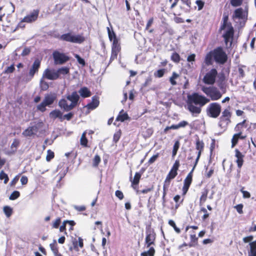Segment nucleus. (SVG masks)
<instances>
[{"mask_svg":"<svg viewBox=\"0 0 256 256\" xmlns=\"http://www.w3.org/2000/svg\"><path fill=\"white\" fill-rule=\"evenodd\" d=\"M210 102V100L197 92H194L188 96V109L192 114L200 113L201 107Z\"/></svg>","mask_w":256,"mask_h":256,"instance_id":"obj_1","label":"nucleus"},{"mask_svg":"<svg viewBox=\"0 0 256 256\" xmlns=\"http://www.w3.org/2000/svg\"><path fill=\"white\" fill-rule=\"evenodd\" d=\"M228 57L222 46H218L208 52L204 56V64L206 66L212 65L214 60L216 63L224 64L228 60Z\"/></svg>","mask_w":256,"mask_h":256,"instance_id":"obj_2","label":"nucleus"},{"mask_svg":"<svg viewBox=\"0 0 256 256\" xmlns=\"http://www.w3.org/2000/svg\"><path fill=\"white\" fill-rule=\"evenodd\" d=\"M248 7H246L244 9L238 8L234 11L232 18L240 27L243 28L248 20Z\"/></svg>","mask_w":256,"mask_h":256,"instance_id":"obj_3","label":"nucleus"},{"mask_svg":"<svg viewBox=\"0 0 256 256\" xmlns=\"http://www.w3.org/2000/svg\"><path fill=\"white\" fill-rule=\"evenodd\" d=\"M60 40L76 44H82L85 40L82 34H73L72 32H68L62 35L58 34L54 36Z\"/></svg>","mask_w":256,"mask_h":256,"instance_id":"obj_4","label":"nucleus"},{"mask_svg":"<svg viewBox=\"0 0 256 256\" xmlns=\"http://www.w3.org/2000/svg\"><path fill=\"white\" fill-rule=\"evenodd\" d=\"M232 112L230 108H225L219 118L218 126L222 128H226L228 125L231 122Z\"/></svg>","mask_w":256,"mask_h":256,"instance_id":"obj_5","label":"nucleus"},{"mask_svg":"<svg viewBox=\"0 0 256 256\" xmlns=\"http://www.w3.org/2000/svg\"><path fill=\"white\" fill-rule=\"evenodd\" d=\"M56 99V94L55 93H50L45 96L43 101L38 106H37V110L44 112L46 111V106L52 104Z\"/></svg>","mask_w":256,"mask_h":256,"instance_id":"obj_6","label":"nucleus"},{"mask_svg":"<svg viewBox=\"0 0 256 256\" xmlns=\"http://www.w3.org/2000/svg\"><path fill=\"white\" fill-rule=\"evenodd\" d=\"M202 90L212 100H217L222 96L220 91L214 86L203 87Z\"/></svg>","mask_w":256,"mask_h":256,"instance_id":"obj_7","label":"nucleus"},{"mask_svg":"<svg viewBox=\"0 0 256 256\" xmlns=\"http://www.w3.org/2000/svg\"><path fill=\"white\" fill-rule=\"evenodd\" d=\"M43 126L44 123L42 122H34V125L28 126L24 130L22 134L25 137H30L34 136Z\"/></svg>","mask_w":256,"mask_h":256,"instance_id":"obj_8","label":"nucleus"},{"mask_svg":"<svg viewBox=\"0 0 256 256\" xmlns=\"http://www.w3.org/2000/svg\"><path fill=\"white\" fill-rule=\"evenodd\" d=\"M221 110V106L218 103L212 102L207 108L206 114L210 118H216L220 116Z\"/></svg>","mask_w":256,"mask_h":256,"instance_id":"obj_9","label":"nucleus"},{"mask_svg":"<svg viewBox=\"0 0 256 256\" xmlns=\"http://www.w3.org/2000/svg\"><path fill=\"white\" fill-rule=\"evenodd\" d=\"M52 57L56 64L62 65L68 62L70 58L66 54L55 50L52 53Z\"/></svg>","mask_w":256,"mask_h":256,"instance_id":"obj_10","label":"nucleus"},{"mask_svg":"<svg viewBox=\"0 0 256 256\" xmlns=\"http://www.w3.org/2000/svg\"><path fill=\"white\" fill-rule=\"evenodd\" d=\"M197 165L194 164L192 170L188 174L186 178L184 180V185L182 188V192L184 195H186L188 192V189L192 182L193 172Z\"/></svg>","mask_w":256,"mask_h":256,"instance_id":"obj_11","label":"nucleus"},{"mask_svg":"<svg viewBox=\"0 0 256 256\" xmlns=\"http://www.w3.org/2000/svg\"><path fill=\"white\" fill-rule=\"evenodd\" d=\"M218 72L216 68H212L207 72L203 78L204 82L207 84H213L216 82Z\"/></svg>","mask_w":256,"mask_h":256,"instance_id":"obj_12","label":"nucleus"},{"mask_svg":"<svg viewBox=\"0 0 256 256\" xmlns=\"http://www.w3.org/2000/svg\"><path fill=\"white\" fill-rule=\"evenodd\" d=\"M226 28L228 29L224 34L223 38L226 44L230 42V46H231L234 39V30L232 24H230L228 26H226Z\"/></svg>","mask_w":256,"mask_h":256,"instance_id":"obj_13","label":"nucleus"},{"mask_svg":"<svg viewBox=\"0 0 256 256\" xmlns=\"http://www.w3.org/2000/svg\"><path fill=\"white\" fill-rule=\"evenodd\" d=\"M121 50V47L119 42L116 40L112 42V52L110 60V62H111L117 58L118 55Z\"/></svg>","mask_w":256,"mask_h":256,"instance_id":"obj_14","label":"nucleus"},{"mask_svg":"<svg viewBox=\"0 0 256 256\" xmlns=\"http://www.w3.org/2000/svg\"><path fill=\"white\" fill-rule=\"evenodd\" d=\"M180 11L176 13L178 16L181 15L183 12H188L191 10L192 3L190 0H180ZM174 15H176V14H174Z\"/></svg>","mask_w":256,"mask_h":256,"instance_id":"obj_15","label":"nucleus"},{"mask_svg":"<svg viewBox=\"0 0 256 256\" xmlns=\"http://www.w3.org/2000/svg\"><path fill=\"white\" fill-rule=\"evenodd\" d=\"M204 142L202 140H200L199 137L197 136L196 141V148L198 150V152L194 164H196V165L198 164L200 156L204 151Z\"/></svg>","mask_w":256,"mask_h":256,"instance_id":"obj_16","label":"nucleus"},{"mask_svg":"<svg viewBox=\"0 0 256 256\" xmlns=\"http://www.w3.org/2000/svg\"><path fill=\"white\" fill-rule=\"evenodd\" d=\"M156 234L154 230H150L146 232L145 238V245L147 248L151 247L152 245L155 244Z\"/></svg>","mask_w":256,"mask_h":256,"instance_id":"obj_17","label":"nucleus"},{"mask_svg":"<svg viewBox=\"0 0 256 256\" xmlns=\"http://www.w3.org/2000/svg\"><path fill=\"white\" fill-rule=\"evenodd\" d=\"M43 77L49 80H56L58 78L56 70L46 68L44 72Z\"/></svg>","mask_w":256,"mask_h":256,"instance_id":"obj_18","label":"nucleus"},{"mask_svg":"<svg viewBox=\"0 0 256 256\" xmlns=\"http://www.w3.org/2000/svg\"><path fill=\"white\" fill-rule=\"evenodd\" d=\"M39 10H34L30 14L26 16L22 20V22L30 23L36 21L38 16Z\"/></svg>","mask_w":256,"mask_h":256,"instance_id":"obj_19","label":"nucleus"},{"mask_svg":"<svg viewBox=\"0 0 256 256\" xmlns=\"http://www.w3.org/2000/svg\"><path fill=\"white\" fill-rule=\"evenodd\" d=\"M180 166V164L179 160H176L166 178L170 180L174 178L178 175V170Z\"/></svg>","mask_w":256,"mask_h":256,"instance_id":"obj_20","label":"nucleus"},{"mask_svg":"<svg viewBox=\"0 0 256 256\" xmlns=\"http://www.w3.org/2000/svg\"><path fill=\"white\" fill-rule=\"evenodd\" d=\"M40 66V62L39 60H36L31 68L30 70L28 75L30 79H32L36 73L38 72Z\"/></svg>","mask_w":256,"mask_h":256,"instance_id":"obj_21","label":"nucleus"},{"mask_svg":"<svg viewBox=\"0 0 256 256\" xmlns=\"http://www.w3.org/2000/svg\"><path fill=\"white\" fill-rule=\"evenodd\" d=\"M188 125V122L185 120H182L177 124H172L170 126H166L164 130V133L166 134H167L168 131L170 130H177L180 128H184Z\"/></svg>","mask_w":256,"mask_h":256,"instance_id":"obj_22","label":"nucleus"},{"mask_svg":"<svg viewBox=\"0 0 256 256\" xmlns=\"http://www.w3.org/2000/svg\"><path fill=\"white\" fill-rule=\"evenodd\" d=\"M67 100L71 102V104L72 107L75 108L78 104V102L80 99V96L77 94L76 92H74L71 94H68L66 96Z\"/></svg>","mask_w":256,"mask_h":256,"instance_id":"obj_23","label":"nucleus"},{"mask_svg":"<svg viewBox=\"0 0 256 256\" xmlns=\"http://www.w3.org/2000/svg\"><path fill=\"white\" fill-rule=\"evenodd\" d=\"M185 198V195L182 194V196H180L179 194H176L174 197V200L175 202V205L174 207L172 208V209L174 210H176L181 205L183 204L184 200Z\"/></svg>","mask_w":256,"mask_h":256,"instance_id":"obj_24","label":"nucleus"},{"mask_svg":"<svg viewBox=\"0 0 256 256\" xmlns=\"http://www.w3.org/2000/svg\"><path fill=\"white\" fill-rule=\"evenodd\" d=\"M58 106L66 112L70 111L74 108L71 104H68L67 100L65 98H62L60 100Z\"/></svg>","mask_w":256,"mask_h":256,"instance_id":"obj_25","label":"nucleus"},{"mask_svg":"<svg viewBox=\"0 0 256 256\" xmlns=\"http://www.w3.org/2000/svg\"><path fill=\"white\" fill-rule=\"evenodd\" d=\"M100 104L99 98L97 96L92 97V102L88 103L86 106L88 110H93L96 108Z\"/></svg>","mask_w":256,"mask_h":256,"instance_id":"obj_26","label":"nucleus"},{"mask_svg":"<svg viewBox=\"0 0 256 256\" xmlns=\"http://www.w3.org/2000/svg\"><path fill=\"white\" fill-rule=\"evenodd\" d=\"M235 156L237 158L236 162L239 168H240L243 164L244 156L238 150L236 149L235 150Z\"/></svg>","mask_w":256,"mask_h":256,"instance_id":"obj_27","label":"nucleus"},{"mask_svg":"<svg viewBox=\"0 0 256 256\" xmlns=\"http://www.w3.org/2000/svg\"><path fill=\"white\" fill-rule=\"evenodd\" d=\"M50 117L55 120L58 118L60 122H62V112L59 110H54L50 113Z\"/></svg>","mask_w":256,"mask_h":256,"instance_id":"obj_28","label":"nucleus"},{"mask_svg":"<svg viewBox=\"0 0 256 256\" xmlns=\"http://www.w3.org/2000/svg\"><path fill=\"white\" fill-rule=\"evenodd\" d=\"M130 119V118L129 117L127 112H124V110H122L117 116L116 120L118 122H124V121Z\"/></svg>","mask_w":256,"mask_h":256,"instance_id":"obj_29","label":"nucleus"},{"mask_svg":"<svg viewBox=\"0 0 256 256\" xmlns=\"http://www.w3.org/2000/svg\"><path fill=\"white\" fill-rule=\"evenodd\" d=\"M142 174L139 172H136L134 174L133 180L132 181V186L136 190V186L138 185L140 179Z\"/></svg>","mask_w":256,"mask_h":256,"instance_id":"obj_30","label":"nucleus"},{"mask_svg":"<svg viewBox=\"0 0 256 256\" xmlns=\"http://www.w3.org/2000/svg\"><path fill=\"white\" fill-rule=\"evenodd\" d=\"M79 93L84 98H88L91 96L90 91L86 87L82 88L79 90Z\"/></svg>","mask_w":256,"mask_h":256,"instance_id":"obj_31","label":"nucleus"},{"mask_svg":"<svg viewBox=\"0 0 256 256\" xmlns=\"http://www.w3.org/2000/svg\"><path fill=\"white\" fill-rule=\"evenodd\" d=\"M73 246L74 250L76 251H78L79 249L78 246L80 248H82L84 247L83 239L82 238L79 237L78 238V241L76 240L73 242Z\"/></svg>","mask_w":256,"mask_h":256,"instance_id":"obj_32","label":"nucleus"},{"mask_svg":"<svg viewBox=\"0 0 256 256\" xmlns=\"http://www.w3.org/2000/svg\"><path fill=\"white\" fill-rule=\"evenodd\" d=\"M86 132L84 131L81 136L80 139V144L84 148L89 147L88 146V140L86 137Z\"/></svg>","mask_w":256,"mask_h":256,"instance_id":"obj_33","label":"nucleus"},{"mask_svg":"<svg viewBox=\"0 0 256 256\" xmlns=\"http://www.w3.org/2000/svg\"><path fill=\"white\" fill-rule=\"evenodd\" d=\"M190 242L188 243L190 248L194 247L198 244V238L196 237V234L190 235Z\"/></svg>","mask_w":256,"mask_h":256,"instance_id":"obj_34","label":"nucleus"},{"mask_svg":"<svg viewBox=\"0 0 256 256\" xmlns=\"http://www.w3.org/2000/svg\"><path fill=\"white\" fill-rule=\"evenodd\" d=\"M208 190L204 188L202 192V195L200 199V204L202 205L206 200L208 194Z\"/></svg>","mask_w":256,"mask_h":256,"instance_id":"obj_35","label":"nucleus"},{"mask_svg":"<svg viewBox=\"0 0 256 256\" xmlns=\"http://www.w3.org/2000/svg\"><path fill=\"white\" fill-rule=\"evenodd\" d=\"M228 16L226 14H224L222 18V23L220 26V29L221 30H224L226 26H228V24H231L230 22H228Z\"/></svg>","mask_w":256,"mask_h":256,"instance_id":"obj_36","label":"nucleus"},{"mask_svg":"<svg viewBox=\"0 0 256 256\" xmlns=\"http://www.w3.org/2000/svg\"><path fill=\"white\" fill-rule=\"evenodd\" d=\"M50 247L54 254L59 252V247L56 240H53L52 242L50 244Z\"/></svg>","mask_w":256,"mask_h":256,"instance_id":"obj_37","label":"nucleus"},{"mask_svg":"<svg viewBox=\"0 0 256 256\" xmlns=\"http://www.w3.org/2000/svg\"><path fill=\"white\" fill-rule=\"evenodd\" d=\"M57 74L58 75V78L60 74L64 76L70 74V68L68 67L64 66L58 68L56 70Z\"/></svg>","mask_w":256,"mask_h":256,"instance_id":"obj_38","label":"nucleus"},{"mask_svg":"<svg viewBox=\"0 0 256 256\" xmlns=\"http://www.w3.org/2000/svg\"><path fill=\"white\" fill-rule=\"evenodd\" d=\"M108 38L110 41L114 42L116 40L117 42H119V40L117 38L116 34L113 30H110L109 28H107Z\"/></svg>","mask_w":256,"mask_h":256,"instance_id":"obj_39","label":"nucleus"},{"mask_svg":"<svg viewBox=\"0 0 256 256\" xmlns=\"http://www.w3.org/2000/svg\"><path fill=\"white\" fill-rule=\"evenodd\" d=\"M149 250L140 254L141 256H154L156 250L153 246L149 247Z\"/></svg>","mask_w":256,"mask_h":256,"instance_id":"obj_40","label":"nucleus"},{"mask_svg":"<svg viewBox=\"0 0 256 256\" xmlns=\"http://www.w3.org/2000/svg\"><path fill=\"white\" fill-rule=\"evenodd\" d=\"M3 210L7 218H10L13 213L12 208L8 206H4Z\"/></svg>","mask_w":256,"mask_h":256,"instance_id":"obj_41","label":"nucleus"},{"mask_svg":"<svg viewBox=\"0 0 256 256\" xmlns=\"http://www.w3.org/2000/svg\"><path fill=\"white\" fill-rule=\"evenodd\" d=\"M250 252L252 256H256V240L250 243Z\"/></svg>","mask_w":256,"mask_h":256,"instance_id":"obj_42","label":"nucleus"},{"mask_svg":"<svg viewBox=\"0 0 256 256\" xmlns=\"http://www.w3.org/2000/svg\"><path fill=\"white\" fill-rule=\"evenodd\" d=\"M180 76V75L176 72H173L172 76L170 78V82L172 86L176 84V79L178 78Z\"/></svg>","mask_w":256,"mask_h":256,"instance_id":"obj_43","label":"nucleus"},{"mask_svg":"<svg viewBox=\"0 0 256 256\" xmlns=\"http://www.w3.org/2000/svg\"><path fill=\"white\" fill-rule=\"evenodd\" d=\"M122 134V132L120 130H117L114 134L113 142L114 143H117L120 140Z\"/></svg>","mask_w":256,"mask_h":256,"instance_id":"obj_44","label":"nucleus"},{"mask_svg":"<svg viewBox=\"0 0 256 256\" xmlns=\"http://www.w3.org/2000/svg\"><path fill=\"white\" fill-rule=\"evenodd\" d=\"M170 59L174 62L178 63L180 60V57L178 53L174 52L171 55Z\"/></svg>","mask_w":256,"mask_h":256,"instance_id":"obj_45","label":"nucleus"},{"mask_svg":"<svg viewBox=\"0 0 256 256\" xmlns=\"http://www.w3.org/2000/svg\"><path fill=\"white\" fill-rule=\"evenodd\" d=\"M166 72V70L164 68L158 70L154 72V76L156 78H162L164 76Z\"/></svg>","mask_w":256,"mask_h":256,"instance_id":"obj_46","label":"nucleus"},{"mask_svg":"<svg viewBox=\"0 0 256 256\" xmlns=\"http://www.w3.org/2000/svg\"><path fill=\"white\" fill-rule=\"evenodd\" d=\"M61 223V218L60 217L57 218L55 220L53 221L52 224V228H58Z\"/></svg>","mask_w":256,"mask_h":256,"instance_id":"obj_47","label":"nucleus"},{"mask_svg":"<svg viewBox=\"0 0 256 256\" xmlns=\"http://www.w3.org/2000/svg\"><path fill=\"white\" fill-rule=\"evenodd\" d=\"M20 196V192L18 190L14 191L9 196V199L12 200H15Z\"/></svg>","mask_w":256,"mask_h":256,"instance_id":"obj_48","label":"nucleus"},{"mask_svg":"<svg viewBox=\"0 0 256 256\" xmlns=\"http://www.w3.org/2000/svg\"><path fill=\"white\" fill-rule=\"evenodd\" d=\"M180 144L178 140H176V142H175L172 149V156H174L176 154V153L180 147Z\"/></svg>","mask_w":256,"mask_h":256,"instance_id":"obj_49","label":"nucleus"},{"mask_svg":"<svg viewBox=\"0 0 256 256\" xmlns=\"http://www.w3.org/2000/svg\"><path fill=\"white\" fill-rule=\"evenodd\" d=\"M0 180H4V184H6L9 178L7 174H6L3 170L0 172Z\"/></svg>","mask_w":256,"mask_h":256,"instance_id":"obj_50","label":"nucleus"},{"mask_svg":"<svg viewBox=\"0 0 256 256\" xmlns=\"http://www.w3.org/2000/svg\"><path fill=\"white\" fill-rule=\"evenodd\" d=\"M15 70V68L14 64H12L10 66L7 67L4 71V74H9L14 72Z\"/></svg>","mask_w":256,"mask_h":256,"instance_id":"obj_51","label":"nucleus"},{"mask_svg":"<svg viewBox=\"0 0 256 256\" xmlns=\"http://www.w3.org/2000/svg\"><path fill=\"white\" fill-rule=\"evenodd\" d=\"M246 66L244 65H240L238 66V72L239 73V77L240 78H243L245 76L244 71V68H246Z\"/></svg>","mask_w":256,"mask_h":256,"instance_id":"obj_52","label":"nucleus"},{"mask_svg":"<svg viewBox=\"0 0 256 256\" xmlns=\"http://www.w3.org/2000/svg\"><path fill=\"white\" fill-rule=\"evenodd\" d=\"M168 188L165 187L163 186V192H162V201L163 206L164 205L166 202V196L167 194V192L168 190Z\"/></svg>","mask_w":256,"mask_h":256,"instance_id":"obj_53","label":"nucleus"},{"mask_svg":"<svg viewBox=\"0 0 256 256\" xmlns=\"http://www.w3.org/2000/svg\"><path fill=\"white\" fill-rule=\"evenodd\" d=\"M243 0H230L231 5L234 7H238L241 6Z\"/></svg>","mask_w":256,"mask_h":256,"instance_id":"obj_54","label":"nucleus"},{"mask_svg":"<svg viewBox=\"0 0 256 256\" xmlns=\"http://www.w3.org/2000/svg\"><path fill=\"white\" fill-rule=\"evenodd\" d=\"M54 157V152L50 150H48L46 160L47 162H50Z\"/></svg>","mask_w":256,"mask_h":256,"instance_id":"obj_55","label":"nucleus"},{"mask_svg":"<svg viewBox=\"0 0 256 256\" xmlns=\"http://www.w3.org/2000/svg\"><path fill=\"white\" fill-rule=\"evenodd\" d=\"M154 190V186H151L149 187V188H144V189H143L142 190L140 191L138 190H136V193L137 194H138L140 192H141L142 194H147L149 192H150Z\"/></svg>","mask_w":256,"mask_h":256,"instance_id":"obj_56","label":"nucleus"},{"mask_svg":"<svg viewBox=\"0 0 256 256\" xmlns=\"http://www.w3.org/2000/svg\"><path fill=\"white\" fill-rule=\"evenodd\" d=\"M100 160V156L98 154L96 155L93 160V166L95 167L98 166Z\"/></svg>","mask_w":256,"mask_h":256,"instance_id":"obj_57","label":"nucleus"},{"mask_svg":"<svg viewBox=\"0 0 256 256\" xmlns=\"http://www.w3.org/2000/svg\"><path fill=\"white\" fill-rule=\"evenodd\" d=\"M168 224L174 228V230L177 233H180V229L176 226L173 220H169Z\"/></svg>","mask_w":256,"mask_h":256,"instance_id":"obj_58","label":"nucleus"},{"mask_svg":"<svg viewBox=\"0 0 256 256\" xmlns=\"http://www.w3.org/2000/svg\"><path fill=\"white\" fill-rule=\"evenodd\" d=\"M74 57L77 60L78 62L82 66H84L86 65L85 60L83 58H82L78 54H74Z\"/></svg>","mask_w":256,"mask_h":256,"instance_id":"obj_59","label":"nucleus"},{"mask_svg":"<svg viewBox=\"0 0 256 256\" xmlns=\"http://www.w3.org/2000/svg\"><path fill=\"white\" fill-rule=\"evenodd\" d=\"M200 212H202L204 213V214L202 218V220H205L209 217L210 214L208 213L207 210L204 208H200Z\"/></svg>","mask_w":256,"mask_h":256,"instance_id":"obj_60","label":"nucleus"},{"mask_svg":"<svg viewBox=\"0 0 256 256\" xmlns=\"http://www.w3.org/2000/svg\"><path fill=\"white\" fill-rule=\"evenodd\" d=\"M196 4L198 6V10H202L204 5V2L202 0H196Z\"/></svg>","mask_w":256,"mask_h":256,"instance_id":"obj_61","label":"nucleus"},{"mask_svg":"<svg viewBox=\"0 0 256 256\" xmlns=\"http://www.w3.org/2000/svg\"><path fill=\"white\" fill-rule=\"evenodd\" d=\"M244 205L242 204H237L234 206V208L236 210L237 212L240 214H243Z\"/></svg>","mask_w":256,"mask_h":256,"instance_id":"obj_62","label":"nucleus"},{"mask_svg":"<svg viewBox=\"0 0 256 256\" xmlns=\"http://www.w3.org/2000/svg\"><path fill=\"white\" fill-rule=\"evenodd\" d=\"M74 114V113L72 112H70L64 115L62 114V121H64V120H70L73 117Z\"/></svg>","mask_w":256,"mask_h":256,"instance_id":"obj_63","label":"nucleus"},{"mask_svg":"<svg viewBox=\"0 0 256 256\" xmlns=\"http://www.w3.org/2000/svg\"><path fill=\"white\" fill-rule=\"evenodd\" d=\"M159 156H160V154L158 153H157L156 154L152 156L149 159V160L148 161V164H153L157 160V158L159 157Z\"/></svg>","mask_w":256,"mask_h":256,"instance_id":"obj_64","label":"nucleus"}]
</instances>
